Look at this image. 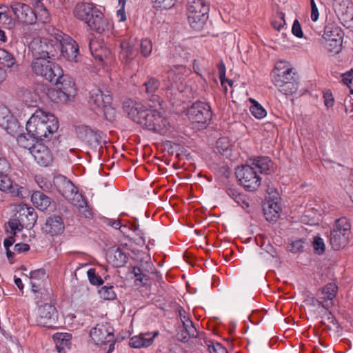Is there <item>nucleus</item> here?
I'll use <instances>...</instances> for the list:
<instances>
[{
    "label": "nucleus",
    "mask_w": 353,
    "mask_h": 353,
    "mask_svg": "<svg viewBox=\"0 0 353 353\" xmlns=\"http://www.w3.org/2000/svg\"><path fill=\"white\" fill-rule=\"evenodd\" d=\"M58 128L57 118L50 112L39 108L35 110L26 123L28 135L38 140L51 138Z\"/></svg>",
    "instance_id": "nucleus-1"
},
{
    "label": "nucleus",
    "mask_w": 353,
    "mask_h": 353,
    "mask_svg": "<svg viewBox=\"0 0 353 353\" xmlns=\"http://www.w3.org/2000/svg\"><path fill=\"white\" fill-rule=\"evenodd\" d=\"M210 5L205 0H188L187 19L190 27L196 31L203 30L209 18Z\"/></svg>",
    "instance_id": "nucleus-2"
},
{
    "label": "nucleus",
    "mask_w": 353,
    "mask_h": 353,
    "mask_svg": "<svg viewBox=\"0 0 353 353\" xmlns=\"http://www.w3.org/2000/svg\"><path fill=\"white\" fill-rule=\"evenodd\" d=\"M57 79L50 81L57 86V89L48 90V96L54 102L66 103L76 93L74 82L70 77L63 74L62 68L60 77Z\"/></svg>",
    "instance_id": "nucleus-3"
},
{
    "label": "nucleus",
    "mask_w": 353,
    "mask_h": 353,
    "mask_svg": "<svg viewBox=\"0 0 353 353\" xmlns=\"http://www.w3.org/2000/svg\"><path fill=\"white\" fill-rule=\"evenodd\" d=\"M60 46L55 39L34 38L29 44V50L32 58H43L54 59L58 57Z\"/></svg>",
    "instance_id": "nucleus-4"
},
{
    "label": "nucleus",
    "mask_w": 353,
    "mask_h": 353,
    "mask_svg": "<svg viewBox=\"0 0 353 353\" xmlns=\"http://www.w3.org/2000/svg\"><path fill=\"white\" fill-rule=\"evenodd\" d=\"M30 68L33 73L50 81L57 80L61 74V68L48 59L32 58Z\"/></svg>",
    "instance_id": "nucleus-5"
},
{
    "label": "nucleus",
    "mask_w": 353,
    "mask_h": 353,
    "mask_svg": "<svg viewBox=\"0 0 353 353\" xmlns=\"http://www.w3.org/2000/svg\"><path fill=\"white\" fill-rule=\"evenodd\" d=\"M210 105L205 102L197 101L188 108L186 115L193 123L198 125L199 129L205 128L212 119Z\"/></svg>",
    "instance_id": "nucleus-6"
},
{
    "label": "nucleus",
    "mask_w": 353,
    "mask_h": 353,
    "mask_svg": "<svg viewBox=\"0 0 353 353\" xmlns=\"http://www.w3.org/2000/svg\"><path fill=\"white\" fill-rule=\"evenodd\" d=\"M350 228L351 225L346 218L342 217L336 220L330 235V243L332 249L339 250L347 245Z\"/></svg>",
    "instance_id": "nucleus-7"
},
{
    "label": "nucleus",
    "mask_w": 353,
    "mask_h": 353,
    "mask_svg": "<svg viewBox=\"0 0 353 353\" xmlns=\"http://www.w3.org/2000/svg\"><path fill=\"white\" fill-rule=\"evenodd\" d=\"M236 176L247 191H256L261 185V179L254 170V165H244L238 168Z\"/></svg>",
    "instance_id": "nucleus-8"
},
{
    "label": "nucleus",
    "mask_w": 353,
    "mask_h": 353,
    "mask_svg": "<svg viewBox=\"0 0 353 353\" xmlns=\"http://www.w3.org/2000/svg\"><path fill=\"white\" fill-rule=\"evenodd\" d=\"M55 39L60 46L61 55L70 62H77L79 47L76 41L70 36L59 32L56 34Z\"/></svg>",
    "instance_id": "nucleus-9"
},
{
    "label": "nucleus",
    "mask_w": 353,
    "mask_h": 353,
    "mask_svg": "<svg viewBox=\"0 0 353 353\" xmlns=\"http://www.w3.org/2000/svg\"><path fill=\"white\" fill-rule=\"evenodd\" d=\"M58 313L56 307L50 303H45L39 307L36 316L37 325L48 328L56 327Z\"/></svg>",
    "instance_id": "nucleus-10"
},
{
    "label": "nucleus",
    "mask_w": 353,
    "mask_h": 353,
    "mask_svg": "<svg viewBox=\"0 0 353 353\" xmlns=\"http://www.w3.org/2000/svg\"><path fill=\"white\" fill-rule=\"evenodd\" d=\"M48 279V274L45 270L39 269L30 272V283L32 287V291L36 294V298H38V294L43 295L42 298L45 301L50 300L51 292L50 291L43 288V282Z\"/></svg>",
    "instance_id": "nucleus-11"
},
{
    "label": "nucleus",
    "mask_w": 353,
    "mask_h": 353,
    "mask_svg": "<svg viewBox=\"0 0 353 353\" xmlns=\"http://www.w3.org/2000/svg\"><path fill=\"white\" fill-rule=\"evenodd\" d=\"M10 8L19 22L24 25H33L37 22L34 11L28 4L13 1L10 4Z\"/></svg>",
    "instance_id": "nucleus-12"
},
{
    "label": "nucleus",
    "mask_w": 353,
    "mask_h": 353,
    "mask_svg": "<svg viewBox=\"0 0 353 353\" xmlns=\"http://www.w3.org/2000/svg\"><path fill=\"white\" fill-rule=\"evenodd\" d=\"M309 301L314 306L317 307L320 310L319 312H322L321 323L325 326L328 330H334L339 332L341 326L334 316L328 310L327 307L318 299L311 298Z\"/></svg>",
    "instance_id": "nucleus-13"
},
{
    "label": "nucleus",
    "mask_w": 353,
    "mask_h": 353,
    "mask_svg": "<svg viewBox=\"0 0 353 353\" xmlns=\"http://www.w3.org/2000/svg\"><path fill=\"white\" fill-rule=\"evenodd\" d=\"M165 281H167L166 276L163 279L162 274L156 270V285L157 283L159 284V289L157 290L159 294L158 297L162 298L161 300V299H157V296H156V302L160 303L159 305L156 304V307L163 310H165L166 307L172 302L169 292L170 290L168 288V286L166 284Z\"/></svg>",
    "instance_id": "nucleus-14"
},
{
    "label": "nucleus",
    "mask_w": 353,
    "mask_h": 353,
    "mask_svg": "<svg viewBox=\"0 0 353 353\" xmlns=\"http://www.w3.org/2000/svg\"><path fill=\"white\" fill-rule=\"evenodd\" d=\"M15 217L18 219L22 226L32 228L37 219V214L34 209L26 204H20L17 208Z\"/></svg>",
    "instance_id": "nucleus-15"
},
{
    "label": "nucleus",
    "mask_w": 353,
    "mask_h": 353,
    "mask_svg": "<svg viewBox=\"0 0 353 353\" xmlns=\"http://www.w3.org/2000/svg\"><path fill=\"white\" fill-rule=\"evenodd\" d=\"M114 330L108 323L97 324L90 330V335L97 345H103L111 341L114 338Z\"/></svg>",
    "instance_id": "nucleus-16"
},
{
    "label": "nucleus",
    "mask_w": 353,
    "mask_h": 353,
    "mask_svg": "<svg viewBox=\"0 0 353 353\" xmlns=\"http://www.w3.org/2000/svg\"><path fill=\"white\" fill-rule=\"evenodd\" d=\"M31 154L37 163L42 166H48L53 161V156L50 149L39 141L32 147Z\"/></svg>",
    "instance_id": "nucleus-17"
},
{
    "label": "nucleus",
    "mask_w": 353,
    "mask_h": 353,
    "mask_svg": "<svg viewBox=\"0 0 353 353\" xmlns=\"http://www.w3.org/2000/svg\"><path fill=\"white\" fill-rule=\"evenodd\" d=\"M91 17L86 24L92 30L98 33H103L112 28L110 21L104 17L103 13L97 8L90 15Z\"/></svg>",
    "instance_id": "nucleus-18"
},
{
    "label": "nucleus",
    "mask_w": 353,
    "mask_h": 353,
    "mask_svg": "<svg viewBox=\"0 0 353 353\" xmlns=\"http://www.w3.org/2000/svg\"><path fill=\"white\" fill-rule=\"evenodd\" d=\"M89 103L92 109L97 112L111 104L112 97L108 91L104 92L101 89L95 88L90 91Z\"/></svg>",
    "instance_id": "nucleus-19"
},
{
    "label": "nucleus",
    "mask_w": 353,
    "mask_h": 353,
    "mask_svg": "<svg viewBox=\"0 0 353 353\" xmlns=\"http://www.w3.org/2000/svg\"><path fill=\"white\" fill-rule=\"evenodd\" d=\"M0 127L13 136L18 132L19 123L17 120L10 114L9 110L4 106H0Z\"/></svg>",
    "instance_id": "nucleus-20"
},
{
    "label": "nucleus",
    "mask_w": 353,
    "mask_h": 353,
    "mask_svg": "<svg viewBox=\"0 0 353 353\" xmlns=\"http://www.w3.org/2000/svg\"><path fill=\"white\" fill-rule=\"evenodd\" d=\"M77 132L83 141L93 147L99 145L104 136L101 131H95L85 125L79 127Z\"/></svg>",
    "instance_id": "nucleus-21"
},
{
    "label": "nucleus",
    "mask_w": 353,
    "mask_h": 353,
    "mask_svg": "<svg viewBox=\"0 0 353 353\" xmlns=\"http://www.w3.org/2000/svg\"><path fill=\"white\" fill-rule=\"evenodd\" d=\"M64 229L63 219L58 215H52L46 219L42 231L45 234L53 236L62 234Z\"/></svg>",
    "instance_id": "nucleus-22"
},
{
    "label": "nucleus",
    "mask_w": 353,
    "mask_h": 353,
    "mask_svg": "<svg viewBox=\"0 0 353 353\" xmlns=\"http://www.w3.org/2000/svg\"><path fill=\"white\" fill-rule=\"evenodd\" d=\"M53 183L54 188L65 198H70L76 192L74 184L63 175L54 176Z\"/></svg>",
    "instance_id": "nucleus-23"
},
{
    "label": "nucleus",
    "mask_w": 353,
    "mask_h": 353,
    "mask_svg": "<svg viewBox=\"0 0 353 353\" xmlns=\"http://www.w3.org/2000/svg\"><path fill=\"white\" fill-rule=\"evenodd\" d=\"M123 108L130 119L138 123L141 114L145 110V107L140 103L128 99L123 103Z\"/></svg>",
    "instance_id": "nucleus-24"
},
{
    "label": "nucleus",
    "mask_w": 353,
    "mask_h": 353,
    "mask_svg": "<svg viewBox=\"0 0 353 353\" xmlns=\"http://www.w3.org/2000/svg\"><path fill=\"white\" fill-rule=\"evenodd\" d=\"M7 174H0V190L9 193L13 196H22L23 188L16 183L13 184Z\"/></svg>",
    "instance_id": "nucleus-25"
},
{
    "label": "nucleus",
    "mask_w": 353,
    "mask_h": 353,
    "mask_svg": "<svg viewBox=\"0 0 353 353\" xmlns=\"http://www.w3.org/2000/svg\"><path fill=\"white\" fill-rule=\"evenodd\" d=\"M97 8L91 3L82 2L77 3L73 10L76 18L84 21L85 23L91 17V14Z\"/></svg>",
    "instance_id": "nucleus-26"
},
{
    "label": "nucleus",
    "mask_w": 353,
    "mask_h": 353,
    "mask_svg": "<svg viewBox=\"0 0 353 353\" xmlns=\"http://www.w3.org/2000/svg\"><path fill=\"white\" fill-rule=\"evenodd\" d=\"M281 208L279 201L273 199L263 205V213L267 221L270 222H275L280 216Z\"/></svg>",
    "instance_id": "nucleus-27"
},
{
    "label": "nucleus",
    "mask_w": 353,
    "mask_h": 353,
    "mask_svg": "<svg viewBox=\"0 0 353 353\" xmlns=\"http://www.w3.org/2000/svg\"><path fill=\"white\" fill-rule=\"evenodd\" d=\"M281 79V80H283V83L285 81L289 82L292 81L293 79H299V75L295 72L294 69L293 68H286L285 70H283L281 68H279V66L278 64L275 65L274 69L272 70V81L274 83V79Z\"/></svg>",
    "instance_id": "nucleus-28"
},
{
    "label": "nucleus",
    "mask_w": 353,
    "mask_h": 353,
    "mask_svg": "<svg viewBox=\"0 0 353 353\" xmlns=\"http://www.w3.org/2000/svg\"><path fill=\"white\" fill-rule=\"evenodd\" d=\"M172 129L173 127L165 112L163 113L159 112L157 114H156V133L165 135L171 132Z\"/></svg>",
    "instance_id": "nucleus-29"
},
{
    "label": "nucleus",
    "mask_w": 353,
    "mask_h": 353,
    "mask_svg": "<svg viewBox=\"0 0 353 353\" xmlns=\"http://www.w3.org/2000/svg\"><path fill=\"white\" fill-rule=\"evenodd\" d=\"M299 84V79H293L292 81L284 82L281 79H274V85L278 88L279 92L285 95H291L295 93Z\"/></svg>",
    "instance_id": "nucleus-30"
},
{
    "label": "nucleus",
    "mask_w": 353,
    "mask_h": 353,
    "mask_svg": "<svg viewBox=\"0 0 353 353\" xmlns=\"http://www.w3.org/2000/svg\"><path fill=\"white\" fill-rule=\"evenodd\" d=\"M107 258L109 263L115 267L123 266L128 260V256L120 248H112L107 253Z\"/></svg>",
    "instance_id": "nucleus-31"
},
{
    "label": "nucleus",
    "mask_w": 353,
    "mask_h": 353,
    "mask_svg": "<svg viewBox=\"0 0 353 353\" xmlns=\"http://www.w3.org/2000/svg\"><path fill=\"white\" fill-rule=\"evenodd\" d=\"M344 32L341 28L334 21H327L324 28L323 39H343Z\"/></svg>",
    "instance_id": "nucleus-32"
},
{
    "label": "nucleus",
    "mask_w": 353,
    "mask_h": 353,
    "mask_svg": "<svg viewBox=\"0 0 353 353\" xmlns=\"http://www.w3.org/2000/svg\"><path fill=\"white\" fill-rule=\"evenodd\" d=\"M33 205L39 210L43 211L50 205L52 199L40 191H34L31 196Z\"/></svg>",
    "instance_id": "nucleus-33"
},
{
    "label": "nucleus",
    "mask_w": 353,
    "mask_h": 353,
    "mask_svg": "<svg viewBox=\"0 0 353 353\" xmlns=\"http://www.w3.org/2000/svg\"><path fill=\"white\" fill-rule=\"evenodd\" d=\"M144 128L154 131V110L145 109L141 114V117L137 123Z\"/></svg>",
    "instance_id": "nucleus-34"
},
{
    "label": "nucleus",
    "mask_w": 353,
    "mask_h": 353,
    "mask_svg": "<svg viewBox=\"0 0 353 353\" xmlns=\"http://www.w3.org/2000/svg\"><path fill=\"white\" fill-rule=\"evenodd\" d=\"M52 338L60 353L64 352L65 348H68L70 345L71 335L68 333H56Z\"/></svg>",
    "instance_id": "nucleus-35"
},
{
    "label": "nucleus",
    "mask_w": 353,
    "mask_h": 353,
    "mask_svg": "<svg viewBox=\"0 0 353 353\" xmlns=\"http://www.w3.org/2000/svg\"><path fill=\"white\" fill-rule=\"evenodd\" d=\"M250 165H254L256 172H259L261 174H268L272 165V162L269 157H261L254 159Z\"/></svg>",
    "instance_id": "nucleus-36"
},
{
    "label": "nucleus",
    "mask_w": 353,
    "mask_h": 353,
    "mask_svg": "<svg viewBox=\"0 0 353 353\" xmlns=\"http://www.w3.org/2000/svg\"><path fill=\"white\" fill-rule=\"evenodd\" d=\"M0 63L10 68L13 71L18 70L19 65L14 57L11 53L2 48H0Z\"/></svg>",
    "instance_id": "nucleus-37"
},
{
    "label": "nucleus",
    "mask_w": 353,
    "mask_h": 353,
    "mask_svg": "<svg viewBox=\"0 0 353 353\" xmlns=\"http://www.w3.org/2000/svg\"><path fill=\"white\" fill-rule=\"evenodd\" d=\"M120 59L126 63H129L133 59L135 53L133 46L129 42L124 41L120 43Z\"/></svg>",
    "instance_id": "nucleus-38"
},
{
    "label": "nucleus",
    "mask_w": 353,
    "mask_h": 353,
    "mask_svg": "<svg viewBox=\"0 0 353 353\" xmlns=\"http://www.w3.org/2000/svg\"><path fill=\"white\" fill-rule=\"evenodd\" d=\"M154 338V333L152 336L146 337L145 335L134 336L130 340V345L132 347L140 348L150 346Z\"/></svg>",
    "instance_id": "nucleus-39"
},
{
    "label": "nucleus",
    "mask_w": 353,
    "mask_h": 353,
    "mask_svg": "<svg viewBox=\"0 0 353 353\" xmlns=\"http://www.w3.org/2000/svg\"><path fill=\"white\" fill-rule=\"evenodd\" d=\"M158 351L160 353H181L183 349L180 345L171 340L166 339L159 345Z\"/></svg>",
    "instance_id": "nucleus-40"
},
{
    "label": "nucleus",
    "mask_w": 353,
    "mask_h": 353,
    "mask_svg": "<svg viewBox=\"0 0 353 353\" xmlns=\"http://www.w3.org/2000/svg\"><path fill=\"white\" fill-rule=\"evenodd\" d=\"M183 327L185 330V332H186V334L189 336V338H196L199 339V344L200 345V342L202 341L204 342V339H205V333L203 332H199L196 330V328L194 327L193 322H188L184 323V325H183Z\"/></svg>",
    "instance_id": "nucleus-41"
},
{
    "label": "nucleus",
    "mask_w": 353,
    "mask_h": 353,
    "mask_svg": "<svg viewBox=\"0 0 353 353\" xmlns=\"http://www.w3.org/2000/svg\"><path fill=\"white\" fill-rule=\"evenodd\" d=\"M325 40L324 47L327 52L333 54H338L341 50L343 39H323Z\"/></svg>",
    "instance_id": "nucleus-42"
},
{
    "label": "nucleus",
    "mask_w": 353,
    "mask_h": 353,
    "mask_svg": "<svg viewBox=\"0 0 353 353\" xmlns=\"http://www.w3.org/2000/svg\"><path fill=\"white\" fill-rule=\"evenodd\" d=\"M34 14L37 17V21L41 23H46L50 21V15L48 10L43 6L42 3L37 4L35 7Z\"/></svg>",
    "instance_id": "nucleus-43"
},
{
    "label": "nucleus",
    "mask_w": 353,
    "mask_h": 353,
    "mask_svg": "<svg viewBox=\"0 0 353 353\" xmlns=\"http://www.w3.org/2000/svg\"><path fill=\"white\" fill-rule=\"evenodd\" d=\"M36 182L41 189L46 192H51L54 188V183L50 177L38 175L35 178Z\"/></svg>",
    "instance_id": "nucleus-44"
},
{
    "label": "nucleus",
    "mask_w": 353,
    "mask_h": 353,
    "mask_svg": "<svg viewBox=\"0 0 353 353\" xmlns=\"http://www.w3.org/2000/svg\"><path fill=\"white\" fill-rule=\"evenodd\" d=\"M250 102L252 103V105L250 108V110L252 114L259 119L264 118L266 116L267 112L262 105L252 99H250Z\"/></svg>",
    "instance_id": "nucleus-45"
},
{
    "label": "nucleus",
    "mask_w": 353,
    "mask_h": 353,
    "mask_svg": "<svg viewBox=\"0 0 353 353\" xmlns=\"http://www.w3.org/2000/svg\"><path fill=\"white\" fill-rule=\"evenodd\" d=\"M201 345H207L210 353H228L227 349L221 343H214L212 341L204 339V342H200Z\"/></svg>",
    "instance_id": "nucleus-46"
},
{
    "label": "nucleus",
    "mask_w": 353,
    "mask_h": 353,
    "mask_svg": "<svg viewBox=\"0 0 353 353\" xmlns=\"http://www.w3.org/2000/svg\"><path fill=\"white\" fill-rule=\"evenodd\" d=\"M337 286L336 284L330 283L327 284L322 290V294L324 295L323 299L330 301V303L332 304V299L335 297Z\"/></svg>",
    "instance_id": "nucleus-47"
},
{
    "label": "nucleus",
    "mask_w": 353,
    "mask_h": 353,
    "mask_svg": "<svg viewBox=\"0 0 353 353\" xmlns=\"http://www.w3.org/2000/svg\"><path fill=\"white\" fill-rule=\"evenodd\" d=\"M231 146L230 141L225 137L220 138L216 141V147L219 152L223 155H228L231 150Z\"/></svg>",
    "instance_id": "nucleus-48"
},
{
    "label": "nucleus",
    "mask_w": 353,
    "mask_h": 353,
    "mask_svg": "<svg viewBox=\"0 0 353 353\" xmlns=\"http://www.w3.org/2000/svg\"><path fill=\"white\" fill-rule=\"evenodd\" d=\"M100 297L104 300H114L116 298V294L113 290L112 286H103L99 290Z\"/></svg>",
    "instance_id": "nucleus-49"
},
{
    "label": "nucleus",
    "mask_w": 353,
    "mask_h": 353,
    "mask_svg": "<svg viewBox=\"0 0 353 353\" xmlns=\"http://www.w3.org/2000/svg\"><path fill=\"white\" fill-rule=\"evenodd\" d=\"M285 24V14L282 12H277L274 19L272 21V26L275 30H281Z\"/></svg>",
    "instance_id": "nucleus-50"
},
{
    "label": "nucleus",
    "mask_w": 353,
    "mask_h": 353,
    "mask_svg": "<svg viewBox=\"0 0 353 353\" xmlns=\"http://www.w3.org/2000/svg\"><path fill=\"white\" fill-rule=\"evenodd\" d=\"M314 251L316 254L321 255L324 253L325 245L323 239L320 236H315L312 242Z\"/></svg>",
    "instance_id": "nucleus-51"
},
{
    "label": "nucleus",
    "mask_w": 353,
    "mask_h": 353,
    "mask_svg": "<svg viewBox=\"0 0 353 353\" xmlns=\"http://www.w3.org/2000/svg\"><path fill=\"white\" fill-rule=\"evenodd\" d=\"M305 241L303 239L293 241L288 246L289 251L292 253L303 252Z\"/></svg>",
    "instance_id": "nucleus-52"
},
{
    "label": "nucleus",
    "mask_w": 353,
    "mask_h": 353,
    "mask_svg": "<svg viewBox=\"0 0 353 353\" xmlns=\"http://www.w3.org/2000/svg\"><path fill=\"white\" fill-rule=\"evenodd\" d=\"M87 275H88L89 281L91 284L97 285L103 284V281L102 280L101 276H99V275H97L96 274L95 269H94V268L89 269L87 272Z\"/></svg>",
    "instance_id": "nucleus-53"
},
{
    "label": "nucleus",
    "mask_w": 353,
    "mask_h": 353,
    "mask_svg": "<svg viewBox=\"0 0 353 353\" xmlns=\"http://www.w3.org/2000/svg\"><path fill=\"white\" fill-rule=\"evenodd\" d=\"M145 87V92L148 95L150 101H153V97L154 95V80L150 79L148 81L143 83Z\"/></svg>",
    "instance_id": "nucleus-54"
},
{
    "label": "nucleus",
    "mask_w": 353,
    "mask_h": 353,
    "mask_svg": "<svg viewBox=\"0 0 353 353\" xmlns=\"http://www.w3.org/2000/svg\"><path fill=\"white\" fill-rule=\"evenodd\" d=\"M175 0H156V10H168L174 6Z\"/></svg>",
    "instance_id": "nucleus-55"
},
{
    "label": "nucleus",
    "mask_w": 353,
    "mask_h": 353,
    "mask_svg": "<svg viewBox=\"0 0 353 353\" xmlns=\"http://www.w3.org/2000/svg\"><path fill=\"white\" fill-rule=\"evenodd\" d=\"M152 50V43L150 39H143L141 43V52L144 57L148 56Z\"/></svg>",
    "instance_id": "nucleus-56"
},
{
    "label": "nucleus",
    "mask_w": 353,
    "mask_h": 353,
    "mask_svg": "<svg viewBox=\"0 0 353 353\" xmlns=\"http://www.w3.org/2000/svg\"><path fill=\"white\" fill-rule=\"evenodd\" d=\"M99 111H103L105 118L110 121L114 120L116 118V110L110 105H105Z\"/></svg>",
    "instance_id": "nucleus-57"
},
{
    "label": "nucleus",
    "mask_w": 353,
    "mask_h": 353,
    "mask_svg": "<svg viewBox=\"0 0 353 353\" xmlns=\"http://www.w3.org/2000/svg\"><path fill=\"white\" fill-rule=\"evenodd\" d=\"M219 76L221 84L223 85L225 81H227L230 86H232L233 81L231 79H225V67L223 62L218 65Z\"/></svg>",
    "instance_id": "nucleus-58"
},
{
    "label": "nucleus",
    "mask_w": 353,
    "mask_h": 353,
    "mask_svg": "<svg viewBox=\"0 0 353 353\" xmlns=\"http://www.w3.org/2000/svg\"><path fill=\"white\" fill-rule=\"evenodd\" d=\"M33 140L31 141H29V140L27 139L25 135H19L17 137V143L18 144L26 149H28L30 151V153L31 154V148L33 147L32 143Z\"/></svg>",
    "instance_id": "nucleus-59"
},
{
    "label": "nucleus",
    "mask_w": 353,
    "mask_h": 353,
    "mask_svg": "<svg viewBox=\"0 0 353 353\" xmlns=\"http://www.w3.org/2000/svg\"><path fill=\"white\" fill-rule=\"evenodd\" d=\"M292 34L298 38H302L303 37V33L302 31V28L299 21L296 19L292 25Z\"/></svg>",
    "instance_id": "nucleus-60"
},
{
    "label": "nucleus",
    "mask_w": 353,
    "mask_h": 353,
    "mask_svg": "<svg viewBox=\"0 0 353 353\" xmlns=\"http://www.w3.org/2000/svg\"><path fill=\"white\" fill-rule=\"evenodd\" d=\"M153 183L154 181H152L150 183H145L141 185V194L142 196L146 197L147 196L150 194L151 192H154V190H152Z\"/></svg>",
    "instance_id": "nucleus-61"
},
{
    "label": "nucleus",
    "mask_w": 353,
    "mask_h": 353,
    "mask_svg": "<svg viewBox=\"0 0 353 353\" xmlns=\"http://www.w3.org/2000/svg\"><path fill=\"white\" fill-rule=\"evenodd\" d=\"M105 223L115 229H119L121 232L124 233V231L122 230V228H126V225H121L120 220L119 219H107L105 221Z\"/></svg>",
    "instance_id": "nucleus-62"
},
{
    "label": "nucleus",
    "mask_w": 353,
    "mask_h": 353,
    "mask_svg": "<svg viewBox=\"0 0 353 353\" xmlns=\"http://www.w3.org/2000/svg\"><path fill=\"white\" fill-rule=\"evenodd\" d=\"M8 225H9L10 229L12 230V231H13L14 233L17 230H18V231L22 230V229L25 227V226H22L21 225L20 221H19L18 219L16 217H15L14 220L10 221L8 222Z\"/></svg>",
    "instance_id": "nucleus-63"
},
{
    "label": "nucleus",
    "mask_w": 353,
    "mask_h": 353,
    "mask_svg": "<svg viewBox=\"0 0 353 353\" xmlns=\"http://www.w3.org/2000/svg\"><path fill=\"white\" fill-rule=\"evenodd\" d=\"M178 311H179V318H180L183 325H184V323H188V322L189 323V322L192 321L190 319L186 311L182 307L179 306Z\"/></svg>",
    "instance_id": "nucleus-64"
}]
</instances>
